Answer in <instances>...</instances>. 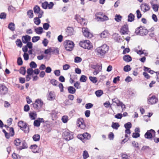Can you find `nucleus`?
<instances>
[{
	"label": "nucleus",
	"mask_w": 159,
	"mask_h": 159,
	"mask_svg": "<svg viewBox=\"0 0 159 159\" xmlns=\"http://www.w3.org/2000/svg\"><path fill=\"white\" fill-rule=\"evenodd\" d=\"M123 59L125 61L127 62L130 61L132 60L131 57L129 55H125L123 57Z\"/></svg>",
	"instance_id": "b1692460"
},
{
	"label": "nucleus",
	"mask_w": 159,
	"mask_h": 159,
	"mask_svg": "<svg viewBox=\"0 0 159 159\" xmlns=\"http://www.w3.org/2000/svg\"><path fill=\"white\" fill-rule=\"evenodd\" d=\"M155 132L154 130L151 129L147 131L144 134V137L146 139H151L152 138L153 136L155 134Z\"/></svg>",
	"instance_id": "9b49d317"
},
{
	"label": "nucleus",
	"mask_w": 159,
	"mask_h": 159,
	"mask_svg": "<svg viewBox=\"0 0 159 159\" xmlns=\"http://www.w3.org/2000/svg\"><path fill=\"white\" fill-rule=\"evenodd\" d=\"M134 16L132 13H130L128 16V21L129 22H132L134 20Z\"/></svg>",
	"instance_id": "cd10ccee"
},
{
	"label": "nucleus",
	"mask_w": 159,
	"mask_h": 159,
	"mask_svg": "<svg viewBox=\"0 0 159 159\" xmlns=\"http://www.w3.org/2000/svg\"><path fill=\"white\" fill-rule=\"evenodd\" d=\"M89 79L93 83H96L98 81L97 78L94 77L90 76Z\"/></svg>",
	"instance_id": "f704fd0d"
},
{
	"label": "nucleus",
	"mask_w": 159,
	"mask_h": 159,
	"mask_svg": "<svg viewBox=\"0 0 159 159\" xmlns=\"http://www.w3.org/2000/svg\"><path fill=\"white\" fill-rule=\"evenodd\" d=\"M63 138L67 141H69L73 138L72 133L70 132L68 130L65 131L62 135Z\"/></svg>",
	"instance_id": "423d86ee"
},
{
	"label": "nucleus",
	"mask_w": 159,
	"mask_h": 159,
	"mask_svg": "<svg viewBox=\"0 0 159 159\" xmlns=\"http://www.w3.org/2000/svg\"><path fill=\"white\" fill-rule=\"evenodd\" d=\"M82 32L85 37L89 38H91L92 37V34L88 31L87 28H83Z\"/></svg>",
	"instance_id": "4468645a"
},
{
	"label": "nucleus",
	"mask_w": 159,
	"mask_h": 159,
	"mask_svg": "<svg viewBox=\"0 0 159 159\" xmlns=\"http://www.w3.org/2000/svg\"><path fill=\"white\" fill-rule=\"evenodd\" d=\"M82 60V58L78 57H75L74 61L75 63H79Z\"/></svg>",
	"instance_id": "a18cd8bd"
},
{
	"label": "nucleus",
	"mask_w": 159,
	"mask_h": 159,
	"mask_svg": "<svg viewBox=\"0 0 159 159\" xmlns=\"http://www.w3.org/2000/svg\"><path fill=\"white\" fill-rule=\"evenodd\" d=\"M10 134L11 136H12L14 134V131L13 128L11 127L9 128Z\"/></svg>",
	"instance_id": "13d9d810"
},
{
	"label": "nucleus",
	"mask_w": 159,
	"mask_h": 159,
	"mask_svg": "<svg viewBox=\"0 0 159 159\" xmlns=\"http://www.w3.org/2000/svg\"><path fill=\"white\" fill-rule=\"evenodd\" d=\"M40 39L39 36H34L32 37V41L34 43L36 42L39 40Z\"/></svg>",
	"instance_id": "37998d69"
},
{
	"label": "nucleus",
	"mask_w": 159,
	"mask_h": 159,
	"mask_svg": "<svg viewBox=\"0 0 159 159\" xmlns=\"http://www.w3.org/2000/svg\"><path fill=\"white\" fill-rule=\"evenodd\" d=\"M6 14L4 12L1 13L0 14V18L1 19H4L6 18Z\"/></svg>",
	"instance_id": "bf43d9fd"
},
{
	"label": "nucleus",
	"mask_w": 159,
	"mask_h": 159,
	"mask_svg": "<svg viewBox=\"0 0 159 159\" xmlns=\"http://www.w3.org/2000/svg\"><path fill=\"white\" fill-rule=\"evenodd\" d=\"M118 106L121 107V109H122V111H123L125 109V105L122 102H121L120 104L118 105Z\"/></svg>",
	"instance_id": "e2e57ef3"
},
{
	"label": "nucleus",
	"mask_w": 159,
	"mask_h": 159,
	"mask_svg": "<svg viewBox=\"0 0 159 159\" xmlns=\"http://www.w3.org/2000/svg\"><path fill=\"white\" fill-rule=\"evenodd\" d=\"M16 45L19 47L20 48L22 46V43L21 41V40L19 39H17V40L16 41Z\"/></svg>",
	"instance_id": "a19ab883"
},
{
	"label": "nucleus",
	"mask_w": 159,
	"mask_h": 159,
	"mask_svg": "<svg viewBox=\"0 0 159 159\" xmlns=\"http://www.w3.org/2000/svg\"><path fill=\"white\" fill-rule=\"evenodd\" d=\"M50 27V25L48 23H45L43 24V28L45 30H47Z\"/></svg>",
	"instance_id": "e433bc0d"
},
{
	"label": "nucleus",
	"mask_w": 159,
	"mask_h": 159,
	"mask_svg": "<svg viewBox=\"0 0 159 159\" xmlns=\"http://www.w3.org/2000/svg\"><path fill=\"white\" fill-rule=\"evenodd\" d=\"M121 16L120 15H116L115 17V20L117 22H119L121 21Z\"/></svg>",
	"instance_id": "58836bf2"
},
{
	"label": "nucleus",
	"mask_w": 159,
	"mask_h": 159,
	"mask_svg": "<svg viewBox=\"0 0 159 159\" xmlns=\"http://www.w3.org/2000/svg\"><path fill=\"white\" fill-rule=\"evenodd\" d=\"M87 79V77L84 75H82L80 79V81L81 82H85Z\"/></svg>",
	"instance_id": "473e14b6"
},
{
	"label": "nucleus",
	"mask_w": 159,
	"mask_h": 159,
	"mask_svg": "<svg viewBox=\"0 0 159 159\" xmlns=\"http://www.w3.org/2000/svg\"><path fill=\"white\" fill-rule=\"evenodd\" d=\"M122 157L123 159H130V156L129 154H123L122 155Z\"/></svg>",
	"instance_id": "72a5a7b5"
},
{
	"label": "nucleus",
	"mask_w": 159,
	"mask_h": 159,
	"mask_svg": "<svg viewBox=\"0 0 159 159\" xmlns=\"http://www.w3.org/2000/svg\"><path fill=\"white\" fill-rule=\"evenodd\" d=\"M93 106V105L91 103H88L86 104L85 107L86 109H89L91 108Z\"/></svg>",
	"instance_id": "774afa93"
},
{
	"label": "nucleus",
	"mask_w": 159,
	"mask_h": 159,
	"mask_svg": "<svg viewBox=\"0 0 159 159\" xmlns=\"http://www.w3.org/2000/svg\"><path fill=\"white\" fill-rule=\"evenodd\" d=\"M30 148L34 150V151H33V152L34 153H36L37 152V151L36 150L37 148H38L36 144H34L33 145H32L30 147Z\"/></svg>",
	"instance_id": "4c0bfd02"
},
{
	"label": "nucleus",
	"mask_w": 159,
	"mask_h": 159,
	"mask_svg": "<svg viewBox=\"0 0 159 159\" xmlns=\"http://www.w3.org/2000/svg\"><path fill=\"white\" fill-rule=\"evenodd\" d=\"M30 65L31 68H35L37 66V65L34 61L31 62Z\"/></svg>",
	"instance_id": "c03bdc74"
},
{
	"label": "nucleus",
	"mask_w": 159,
	"mask_h": 159,
	"mask_svg": "<svg viewBox=\"0 0 159 159\" xmlns=\"http://www.w3.org/2000/svg\"><path fill=\"white\" fill-rule=\"evenodd\" d=\"M61 120L64 123H66L68 120V117L67 116H63L61 118Z\"/></svg>",
	"instance_id": "c9c22d12"
},
{
	"label": "nucleus",
	"mask_w": 159,
	"mask_h": 159,
	"mask_svg": "<svg viewBox=\"0 0 159 159\" xmlns=\"http://www.w3.org/2000/svg\"><path fill=\"white\" fill-rule=\"evenodd\" d=\"M42 12L39 15H38V17H35L34 19V23L37 25H39L41 23V20L40 18H41L42 16Z\"/></svg>",
	"instance_id": "dca6fc26"
},
{
	"label": "nucleus",
	"mask_w": 159,
	"mask_h": 159,
	"mask_svg": "<svg viewBox=\"0 0 159 159\" xmlns=\"http://www.w3.org/2000/svg\"><path fill=\"white\" fill-rule=\"evenodd\" d=\"M112 101L113 102L116 103L117 106H118V105H119L120 103L121 102L117 98H115L113 99L112 100Z\"/></svg>",
	"instance_id": "79ce46f5"
},
{
	"label": "nucleus",
	"mask_w": 159,
	"mask_h": 159,
	"mask_svg": "<svg viewBox=\"0 0 159 159\" xmlns=\"http://www.w3.org/2000/svg\"><path fill=\"white\" fill-rule=\"evenodd\" d=\"M141 10L144 12L148 11L150 9L149 5L147 3H143L140 5Z\"/></svg>",
	"instance_id": "ddd939ff"
},
{
	"label": "nucleus",
	"mask_w": 159,
	"mask_h": 159,
	"mask_svg": "<svg viewBox=\"0 0 159 159\" xmlns=\"http://www.w3.org/2000/svg\"><path fill=\"white\" fill-rule=\"evenodd\" d=\"M64 46L67 51H71L73 49L74 43L72 41L66 40L64 42Z\"/></svg>",
	"instance_id": "f03ea898"
},
{
	"label": "nucleus",
	"mask_w": 159,
	"mask_h": 159,
	"mask_svg": "<svg viewBox=\"0 0 159 159\" xmlns=\"http://www.w3.org/2000/svg\"><path fill=\"white\" fill-rule=\"evenodd\" d=\"M8 28L11 31H14L15 30V25L12 22L10 23L8 26Z\"/></svg>",
	"instance_id": "bb28decb"
},
{
	"label": "nucleus",
	"mask_w": 159,
	"mask_h": 159,
	"mask_svg": "<svg viewBox=\"0 0 159 159\" xmlns=\"http://www.w3.org/2000/svg\"><path fill=\"white\" fill-rule=\"evenodd\" d=\"M29 116L30 119L32 120H34L36 117L37 114L35 112H32L29 113Z\"/></svg>",
	"instance_id": "a878e982"
},
{
	"label": "nucleus",
	"mask_w": 159,
	"mask_h": 159,
	"mask_svg": "<svg viewBox=\"0 0 159 159\" xmlns=\"http://www.w3.org/2000/svg\"><path fill=\"white\" fill-rule=\"evenodd\" d=\"M131 69L130 66L127 65L125 66L124 67V70L125 71L128 72L130 71Z\"/></svg>",
	"instance_id": "ea45409f"
},
{
	"label": "nucleus",
	"mask_w": 159,
	"mask_h": 159,
	"mask_svg": "<svg viewBox=\"0 0 159 159\" xmlns=\"http://www.w3.org/2000/svg\"><path fill=\"white\" fill-rule=\"evenodd\" d=\"M148 31L147 30L141 26L137 28L135 31L136 34L141 36L146 35L148 34Z\"/></svg>",
	"instance_id": "39448f33"
},
{
	"label": "nucleus",
	"mask_w": 159,
	"mask_h": 159,
	"mask_svg": "<svg viewBox=\"0 0 159 159\" xmlns=\"http://www.w3.org/2000/svg\"><path fill=\"white\" fill-rule=\"evenodd\" d=\"M96 19L98 21H103L108 19V17L106 15H104L103 17L97 16L96 17Z\"/></svg>",
	"instance_id": "6ab92c4d"
},
{
	"label": "nucleus",
	"mask_w": 159,
	"mask_h": 159,
	"mask_svg": "<svg viewBox=\"0 0 159 159\" xmlns=\"http://www.w3.org/2000/svg\"><path fill=\"white\" fill-rule=\"evenodd\" d=\"M76 123L78 127L82 129H85L86 126L82 118H80L78 119L77 120Z\"/></svg>",
	"instance_id": "9d476101"
},
{
	"label": "nucleus",
	"mask_w": 159,
	"mask_h": 159,
	"mask_svg": "<svg viewBox=\"0 0 159 159\" xmlns=\"http://www.w3.org/2000/svg\"><path fill=\"white\" fill-rule=\"evenodd\" d=\"M102 67L99 65H97L94 68L95 69V70L93 72V74L95 75H96L101 71L102 70Z\"/></svg>",
	"instance_id": "aec40b11"
},
{
	"label": "nucleus",
	"mask_w": 159,
	"mask_h": 159,
	"mask_svg": "<svg viewBox=\"0 0 159 159\" xmlns=\"http://www.w3.org/2000/svg\"><path fill=\"white\" fill-rule=\"evenodd\" d=\"M54 74L57 76H58L60 75V71L59 70H56L54 71Z\"/></svg>",
	"instance_id": "338daca9"
},
{
	"label": "nucleus",
	"mask_w": 159,
	"mask_h": 159,
	"mask_svg": "<svg viewBox=\"0 0 159 159\" xmlns=\"http://www.w3.org/2000/svg\"><path fill=\"white\" fill-rule=\"evenodd\" d=\"M20 74L25 75L26 72L25 68L21 67L20 70Z\"/></svg>",
	"instance_id": "09e8293b"
},
{
	"label": "nucleus",
	"mask_w": 159,
	"mask_h": 159,
	"mask_svg": "<svg viewBox=\"0 0 159 159\" xmlns=\"http://www.w3.org/2000/svg\"><path fill=\"white\" fill-rule=\"evenodd\" d=\"M152 7L154 11H157L158 9L159 5L157 4H153L152 5Z\"/></svg>",
	"instance_id": "49530a36"
},
{
	"label": "nucleus",
	"mask_w": 159,
	"mask_h": 159,
	"mask_svg": "<svg viewBox=\"0 0 159 159\" xmlns=\"http://www.w3.org/2000/svg\"><path fill=\"white\" fill-rule=\"evenodd\" d=\"M34 31L36 34H41L43 33V29L42 27H39L34 29Z\"/></svg>",
	"instance_id": "4be33fe9"
},
{
	"label": "nucleus",
	"mask_w": 159,
	"mask_h": 159,
	"mask_svg": "<svg viewBox=\"0 0 159 159\" xmlns=\"http://www.w3.org/2000/svg\"><path fill=\"white\" fill-rule=\"evenodd\" d=\"M120 126V125L118 123H114L113 122L112 123L111 127H112L115 129H117L118 127Z\"/></svg>",
	"instance_id": "c85d7f7f"
},
{
	"label": "nucleus",
	"mask_w": 159,
	"mask_h": 159,
	"mask_svg": "<svg viewBox=\"0 0 159 159\" xmlns=\"http://www.w3.org/2000/svg\"><path fill=\"white\" fill-rule=\"evenodd\" d=\"M55 98V95L53 92H50L48 96V99L50 101L54 99Z\"/></svg>",
	"instance_id": "412c9836"
},
{
	"label": "nucleus",
	"mask_w": 159,
	"mask_h": 159,
	"mask_svg": "<svg viewBox=\"0 0 159 159\" xmlns=\"http://www.w3.org/2000/svg\"><path fill=\"white\" fill-rule=\"evenodd\" d=\"M158 100L157 98L155 96H152L151 94L149 95L148 98V103L149 104H154L156 103L158 101Z\"/></svg>",
	"instance_id": "1a4fd4ad"
},
{
	"label": "nucleus",
	"mask_w": 159,
	"mask_h": 159,
	"mask_svg": "<svg viewBox=\"0 0 159 159\" xmlns=\"http://www.w3.org/2000/svg\"><path fill=\"white\" fill-rule=\"evenodd\" d=\"M18 125L20 129L23 130L25 133H28L29 131V128L28 127L26 123L22 121H20L18 123Z\"/></svg>",
	"instance_id": "20e7f679"
},
{
	"label": "nucleus",
	"mask_w": 159,
	"mask_h": 159,
	"mask_svg": "<svg viewBox=\"0 0 159 159\" xmlns=\"http://www.w3.org/2000/svg\"><path fill=\"white\" fill-rule=\"evenodd\" d=\"M33 139L34 141H38L40 140V136L38 134H36L33 136Z\"/></svg>",
	"instance_id": "c756f323"
},
{
	"label": "nucleus",
	"mask_w": 159,
	"mask_h": 159,
	"mask_svg": "<svg viewBox=\"0 0 159 159\" xmlns=\"http://www.w3.org/2000/svg\"><path fill=\"white\" fill-rule=\"evenodd\" d=\"M17 62L19 65L20 66L22 64L23 61L21 57H19L18 58Z\"/></svg>",
	"instance_id": "0e129e2a"
},
{
	"label": "nucleus",
	"mask_w": 159,
	"mask_h": 159,
	"mask_svg": "<svg viewBox=\"0 0 159 159\" xmlns=\"http://www.w3.org/2000/svg\"><path fill=\"white\" fill-rule=\"evenodd\" d=\"M74 86L77 89H80L81 88L80 83L78 82H76L74 84Z\"/></svg>",
	"instance_id": "5fc2aeb1"
},
{
	"label": "nucleus",
	"mask_w": 159,
	"mask_h": 159,
	"mask_svg": "<svg viewBox=\"0 0 159 159\" xmlns=\"http://www.w3.org/2000/svg\"><path fill=\"white\" fill-rule=\"evenodd\" d=\"M79 45L83 48L88 50L91 49L93 48L92 44L88 40L80 41L79 43Z\"/></svg>",
	"instance_id": "7ed1b4c3"
},
{
	"label": "nucleus",
	"mask_w": 159,
	"mask_h": 159,
	"mask_svg": "<svg viewBox=\"0 0 159 159\" xmlns=\"http://www.w3.org/2000/svg\"><path fill=\"white\" fill-rule=\"evenodd\" d=\"M51 83L53 85L56 86L57 85V81L54 79H52L50 81Z\"/></svg>",
	"instance_id": "864d4df0"
},
{
	"label": "nucleus",
	"mask_w": 159,
	"mask_h": 159,
	"mask_svg": "<svg viewBox=\"0 0 159 159\" xmlns=\"http://www.w3.org/2000/svg\"><path fill=\"white\" fill-rule=\"evenodd\" d=\"M43 103L42 100L40 99H38L35 101L33 104V107L35 109H36L39 111L40 108L42 107Z\"/></svg>",
	"instance_id": "0eeeda50"
},
{
	"label": "nucleus",
	"mask_w": 159,
	"mask_h": 159,
	"mask_svg": "<svg viewBox=\"0 0 159 159\" xmlns=\"http://www.w3.org/2000/svg\"><path fill=\"white\" fill-rule=\"evenodd\" d=\"M136 14L137 17L138 19H139L141 17L142 15L140 11L139 10H138L136 11Z\"/></svg>",
	"instance_id": "680f3d73"
},
{
	"label": "nucleus",
	"mask_w": 159,
	"mask_h": 159,
	"mask_svg": "<svg viewBox=\"0 0 159 159\" xmlns=\"http://www.w3.org/2000/svg\"><path fill=\"white\" fill-rule=\"evenodd\" d=\"M33 9L34 13L35 14H39V15L42 12V16H43V11L40 10V8L39 6L37 5L35 6L34 7Z\"/></svg>",
	"instance_id": "f3484780"
},
{
	"label": "nucleus",
	"mask_w": 159,
	"mask_h": 159,
	"mask_svg": "<svg viewBox=\"0 0 159 159\" xmlns=\"http://www.w3.org/2000/svg\"><path fill=\"white\" fill-rule=\"evenodd\" d=\"M27 14L29 18H33L34 15L32 10H30L28 11L27 12Z\"/></svg>",
	"instance_id": "2f4dec72"
},
{
	"label": "nucleus",
	"mask_w": 159,
	"mask_h": 159,
	"mask_svg": "<svg viewBox=\"0 0 159 159\" xmlns=\"http://www.w3.org/2000/svg\"><path fill=\"white\" fill-rule=\"evenodd\" d=\"M20 143V140L19 139H17L15 140L14 144L17 146L19 145Z\"/></svg>",
	"instance_id": "69168bd1"
},
{
	"label": "nucleus",
	"mask_w": 159,
	"mask_h": 159,
	"mask_svg": "<svg viewBox=\"0 0 159 159\" xmlns=\"http://www.w3.org/2000/svg\"><path fill=\"white\" fill-rule=\"evenodd\" d=\"M77 137L83 142H84L85 140H89L90 139L91 135L90 134L86 132L82 134H78Z\"/></svg>",
	"instance_id": "6e6552de"
},
{
	"label": "nucleus",
	"mask_w": 159,
	"mask_h": 159,
	"mask_svg": "<svg viewBox=\"0 0 159 159\" xmlns=\"http://www.w3.org/2000/svg\"><path fill=\"white\" fill-rule=\"evenodd\" d=\"M133 146L135 148L139 149L138 143L135 141H134L132 142Z\"/></svg>",
	"instance_id": "052dcab7"
},
{
	"label": "nucleus",
	"mask_w": 159,
	"mask_h": 159,
	"mask_svg": "<svg viewBox=\"0 0 159 159\" xmlns=\"http://www.w3.org/2000/svg\"><path fill=\"white\" fill-rule=\"evenodd\" d=\"M27 72L29 75H31L34 72V70L31 68H29L27 69Z\"/></svg>",
	"instance_id": "603ef678"
},
{
	"label": "nucleus",
	"mask_w": 159,
	"mask_h": 159,
	"mask_svg": "<svg viewBox=\"0 0 159 159\" xmlns=\"http://www.w3.org/2000/svg\"><path fill=\"white\" fill-rule=\"evenodd\" d=\"M109 49V47L106 44L97 48L95 50L97 55L100 56H103L107 53Z\"/></svg>",
	"instance_id": "f257e3e1"
},
{
	"label": "nucleus",
	"mask_w": 159,
	"mask_h": 159,
	"mask_svg": "<svg viewBox=\"0 0 159 159\" xmlns=\"http://www.w3.org/2000/svg\"><path fill=\"white\" fill-rule=\"evenodd\" d=\"M83 158L84 159H86L89 157V154L86 151H84L83 154Z\"/></svg>",
	"instance_id": "6e6d98bb"
},
{
	"label": "nucleus",
	"mask_w": 159,
	"mask_h": 159,
	"mask_svg": "<svg viewBox=\"0 0 159 159\" xmlns=\"http://www.w3.org/2000/svg\"><path fill=\"white\" fill-rule=\"evenodd\" d=\"M8 91V89L5 85L0 84V94L4 95L6 94Z\"/></svg>",
	"instance_id": "2eb2a0df"
},
{
	"label": "nucleus",
	"mask_w": 159,
	"mask_h": 159,
	"mask_svg": "<svg viewBox=\"0 0 159 159\" xmlns=\"http://www.w3.org/2000/svg\"><path fill=\"white\" fill-rule=\"evenodd\" d=\"M34 125L35 126L37 127H39L40 125V123H39V120H38V119L35 120L34 122Z\"/></svg>",
	"instance_id": "de8ad7c7"
},
{
	"label": "nucleus",
	"mask_w": 159,
	"mask_h": 159,
	"mask_svg": "<svg viewBox=\"0 0 159 159\" xmlns=\"http://www.w3.org/2000/svg\"><path fill=\"white\" fill-rule=\"evenodd\" d=\"M48 43V41L46 39H44L42 42V43L45 47H46L47 46Z\"/></svg>",
	"instance_id": "4d7b16f0"
},
{
	"label": "nucleus",
	"mask_w": 159,
	"mask_h": 159,
	"mask_svg": "<svg viewBox=\"0 0 159 159\" xmlns=\"http://www.w3.org/2000/svg\"><path fill=\"white\" fill-rule=\"evenodd\" d=\"M48 3L47 2H44L42 4V6L44 9H46L48 7Z\"/></svg>",
	"instance_id": "8fccbe9b"
},
{
	"label": "nucleus",
	"mask_w": 159,
	"mask_h": 159,
	"mask_svg": "<svg viewBox=\"0 0 159 159\" xmlns=\"http://www.w3.org/2000/svg\"><path fill=\"white\" fill-rule=\"evenodd\" d=\"M126 129H129L131 127V124L129 122H128L124 125Z\"/></svg>",
	"instance_id": "3c124183"
},
{
	"label": "nucleus",
	"mask_w": 159,
	"mask_h": 159,
	"mask_svg": "<svg viewBox=\"0 0 159 159\" xmlns=\"http://www.w3.org/2000/svg\"><path fill=\"white\" fill-rule=\"evenodd\" d=\"M103 93V91L101 90H99L96 91L95 94L97 97H100Z\"/></svg>",
	"instance_id": "7c9ffc66"
},
{
	"label": "nucleus",
	"mask_w": 159,
	"mask_h": 159,
	"mask_svg": "<svg viewBox=\"0 0 159 159\" xmlns=\"http://www.w3.org/2000/svg\"><path fill=\"white\" fill-rule=\"evenodd\" d=\"M68 90L69 93L71 94H74L76 91V90L73 86H69L68 87Z\"/></svg>",
	"instance_id": "393cba45"
},
{
	"label": "nucleus",
	"mask_w": 159,
	"mask_h": 159,
	"mask_svg": "<svg viewBox=\"0 0 159 159\" xmlns=\"http://www.w3.org/2000/svg\"><path fill=\"white\" fill-rule=\"evenodd\" d=\"M128 25H124L120 29V32L122 35L128 34L129 33Z\"/></svg>",
	"instance_id": "f8f14e48"
},
{
	"label": "nucleus",
	"mask_w": 159,
	"mask_h": 159,
	"mask_svg": "<svg viewBox=\"0 0 159 159\" xmlns=\"http://www.w3.org/2000/svg\"><path fill=\"white\" fill-rule=\"evenodd\" d=\"M108 35L109 33L107 30H104L100 34L101 37L102 38H107Z\"/></svg>",
	"instance_id": "5701e85b"
},
{
	"label": "nucleus",
	"mask_w": 159,
	"mask_h": 159,
	"mask_svg": "<svg viewBox=\"0 0 159 159\" xmlns=\"http://www.w3.org/2000/svg\"><path fill=\"white\" fill-rule=\"evenodd\" d=\"M31 39V37L28 35L23 36L22 37V42L24 43H26L30 41Z\"/></svg>",
	"instance_id": "a211bd4d"
}]
</instances>
